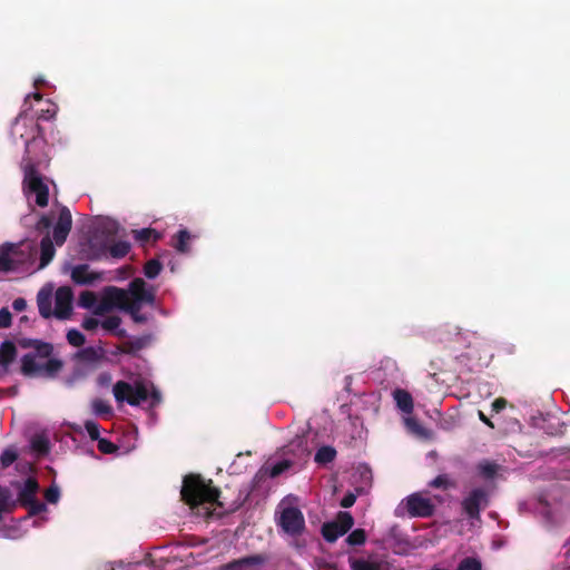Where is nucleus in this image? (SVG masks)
<instances>
[{
  "instance_id": "obj_1",
  "label": "nucleus",
  "mask_w": 570,
  "mask_h": 570,
  "mask_svg": "<svg viewBox=\"0 0 570 570\" xmlns=\"http://www.w3.org/2000/svg\"><path fill=\"white\" fill-rule=\"evenodd\" d=\"M254 484L243 487L238 490L237 497L228 501L225 497H220V491L213 485L212 480H205L199 474H189L184 478L183 488L180 491L181 499L189 504L191 508H196L203 504H209L222 509V511L215 513L207 508L206 517H222L223 514L233 513L240 509L244 503L249 499Z\"/></svg>"
},
{
  "instance_id": "obj_2",
  "label": "nucleus",
  "mask_w": 570,
  "mask_h": 570,
  "mask_svg": "<svg viewBox=\"0 0 570 570\" xmlns=\"http://www.w3.org/2000/svg\"><path fill=\"white\" fill-rule=\"evenodd\" d=\"M53 352L51 343L39 340L33 352L21 357V374L27 377L55 379L61 372L63 362L50 358Z\"/></svg>"
},
{
  "instance_id": "obj_3",
  "label": "nucleus",
  "mask_w": 570,
  "mask_h": 570,
  "mask_svg": "<svg viewBox=\"0 0 570 570\" xmlns=\"http://www.w3.org/2000/svg\"><path fill=\"white\" fill-rule=\"evenodd\" d=\"M37 249L32 242L4 243L0 246V272L24 273L35 263Z\"/></svg>"
},
{
  "instance_id": "obj_4",
  "label": "nucleus",
  "mask_w": 570,
  "mask_h": 570,
  "mask_svg": "<svg viewBox=\"0 0 570 570\" xmlns=\"http://www.w3.org/2000/svg\"><path fill=\"white\" fill-rule=\"evenodd\" d=\"M23 179H22V191L24 196H36V204L43 208L49 204V187L46 183V177L40 174L37 165L28 163L22 167Z\"/></svg>"
},
{
  "instance_id": "obj_5",
  "label": "nucleus",
  "mask_w": 570,
  "mask_h": 570,
  "mask_svg": "<svg viewBox=\"0 0 570 570\" xmlns=\"http://www.w3.org/2000/svg\"><path fill=\"white\" fill-rule=\"evenodd\" d=\"M145 304L141 301H136L130 297L126 289L108 286L104 292V302L95 311L96 314H101L104 311L109 309L115 306L129 315L135 314L141 311V306Z\"/></svg>"
},
{
  "instance_id": "obj_6",
  "label": "nucleus",
  "mask_w": 570,
  "mask_h": 570,
  "mask_svg": "<svg viewBox=\"0 0 570 570\" xmlns=\"http://www.w3.org/2000/svg\"><path fill=\"white\" fill-rule=\"evenodd\" d=\"M114 396L118 403H128L136 406L147 401L149 393L144 383L131 385L125 381H118L112 387Z\"/></svg>"
},
{
  "instance_id": "obj_7",
  "label": "nucleus",
  "mask_w": 570,
  "mask_h": 570,
  "mask_svg": "<svg viewBox=\"0 0 570 570\" xmlns=\"http://www.w3.org/2000/svg\"><path fill=\"white\" fill-rule=\"evenodd\" d=\"M277 524L292 537H298L305 531V518L296 507H286L282 510Z\"/></svg>"
},
{
  "instance_id": "obj_8",
  "label": "nucleus",
  "mask_w": 570,
  "mask_h": 570,
  "mask_svg": "<svg viewBox=\"0 0 570 570\" xmlns=\"http://www.w3.org/2000/svg\"><path fill=\"white\" fill-rule=\"evenodd\" d=\"M52 225V220L49 216L42 215L36 224V229L40 233L46 232L47 234L40 242V264L39 269L45 268L55 257L56 249L55 243L51 239L48 230Z\"/></svg>"
},
{
  "instance_id": "obj_9",
  "label": "nucleus",
  "mask_w": 570,
  "mask_h": 570,
  "mask_svg": "<svg viewBox=\"0 0 570 570\" xmlns=\"http://www.w3.org/2000/svg\"><path fill=\"white\" fill-rule=\"evenodd\" d=\"M488 502L487 491L482 488H475L463 499L462 509L470 519L478 520L480 519L481 509L485 508Z\"/></svg>"
},
{
  "instance_id": "obj_10",
  "label": "nucleus",
  "mask_w": 570,
  "mask_h": 570,
  "mask_svg": "<svg viewBox=\"0 0 570 570\" xmlns=\"http://www.w3.org/2000/svg\"><path fill=\"white\" fill-rule=\"evenodd\" d=\"M406 511L411 518H429L433 515L435 507L429 498L413 493L406 498Z\"/></svg>"
},
{
  "instance_id": "obj_11",
  "label": "nucleus",
  "mask_w": 570,
  "mask_h": 570,
  "mask_svg": "<svg viewBox=\"0 0 570 570\" xmlns=\"http://www.w3.org/2000/svg\"><path fill=\"white\" fill-rule=\"evenodd\" d=\"M71 227H72L71 213L68 207L62 206L59 212L58 220L53 226L52 237H51L52 242L57 246H62L71 230Z\"/></svg>"
},
{
  "instance_id": "obj_12",
  "label": "nucleus",
  "mask_w": 570,
  "mask_h": 570,
  "mask_svg": "<svg viewBox=\"0 0 570 570\" xmlns=\"http://www.w3.org/2000/svg\"><path fill=\"white\" fill-rule=\"evenodd\" d=\"M12 485L18 490V497L16 501H12V507L31 503L37 498L40 489L37 479L32 476L27 478L23 483L13 482Z\"/></svg>"
},
{
  "instance_id": "obj_13",
  "label": "nucleus",
  "mask_w": 570,
  "mask_h": 570,
  "mask_svg": "<svg viewBox=\"0 0 570 570\" xmlns=\"http://www.w3.org/2000/svg\"><path fill=\"white\" fill-rule=\"evenodd\" d=\"M127 293L136 301H141L150 306L155 305V288L153 286L148 287L147 283L140 277H136L129 283Z\"/></svg>"
},
{
  "instance_id": "obj_14",
  "label": "nucleus",
  "mask_w": 570,
  "mask_h": 570,
  "mask_svg": "<svg viewBox=\"0 0 570 570\" xmlns=\"http://www.w3.org/2000/svg\"><path fill=\"white\" fill-rule=\"evenodd\" d=\"M55 298V316L59 320L69 318L72 311V289L69 286H61L56 291Z\"/></svg>"
},
{
  "instance_id": "obj_15",
  "label": "nucleus",
  "mask_w": 570,
  "mask_h": 570,
  "mask_svg": "<svg viewBox=\"0 0 570 570\" xmlns=\"http://www.w3.org/2000/svg\"><path fill=\"white\" fill-rule=\"evenodd\" d=\"M154 336L151 334H144L141 336L131 337L124 341L117 346L120 354L137 356L138 353L151 345Z\"/></svg>"
},
{
  "instance_id": "obj_16",
  "label": "nucleus",
  "mask_w": 570,
  "mask_h": 570,
  "mask_svg": "<svg viewBox=\"0 0 570 570\" xmlns=\"http://www.w3.org/2000/svg\"><path fill=\"white\" fill-rule=\"evenodd\" d=\"M286 454H293L297 459H305L309 455L308 441L305 435H296L286 446Z\"/></svg>"
},
{
  "instance_id": "obj_17",
  "label": "nucleus",
  "mask_w": 570,
  "mask_h": 570,
  "mask_svg": "<svg viewBox=\"0 0 570 570\" xmlns=\"http://www.w3.org/2000/svg\"><path fill=\"white\" fill-rule=\"evenodd\" d=\"M17 357L16 345L10 341H4L0 345V366L1 373L7 374L9 372L10 364Z\"/></svg>"
},
{
  "instance_id": "obj_18",
  "label": "nucleus",
  "mask_w": 570,
  "mask_h": 570,
  "mask_svg": "<svg viewBox=\"0 0 570 570\" xmlns=\"http://www.w3.org/2000/svg\"><path fill=\"white\" fill-rule=\"evenodd\" d=\"M52 293L49 288H41L37 295V305L39 314L43 318H49L55 315V311L51 308Z\"/></svg>"
},
{
  "instance_id": "obj_19",
  "label": "nucleus",
  "mask_w": 570,
  "mask_h": 570,
  "mask_svg": "<svg viewBox=\"0 0 570 570\" xmlns=\"http://www.w3.org/2000/svg\"><path fill=\"white\" fill-rule=\"evenodd\" d=\"M98 276L89 273V266L87 264L77 265L72 268L71 279L79 285H88L94 283Z\"/></svg>"
},
{
  "instance_id": "obj_20",
  "label": "nucleus",
  "mask_w": 570,
  "mask_h": 570,
  "mask_svg": "<svg viewBox=\"0 0 570 570\" xmlns=\"http://www.w3.org/2000/svg\"><path fill=\"white\" fill-rule=\"evenodd\" d=\"M393 397L396 406L405 414H411L414 409L412 395L403 389H396L393 392Z\"/></svg>"
},
{
  "instance_id": "obj_21",
  "label": "nucleus",
  "mask_w": 570,
  "mask_h": 570,
  "mask_svg": "<svg viewBox=\"0 0 570 570\" xmlns=\"http://www.w3.org/2000/svg\"><path fill=\"white\" fill-rule=\"evenodd\" d=\"M405 426L407 430L413 433L414 435L424 439L430 440L432 439V431L429 429H425L415 417H406L405 419Z\"/></svg>"
},
{
  "instance_id": "obj_22",
  "label": "nucleus",
  "mask_w": 570,
  "mask_h": 570,
  "mask_svg": "<svg viewBox=\"0 0 570 570\" xmlns=\"http://www.w3.org/2000/svg\"><path fill=\"white\" fill-rule=\"evenodd\" d=\"M134 237L141 245L153 242L156 243L161 238V234L154 228H141L132 230Z\"/></svg>"
},
{
  "instance_id": "obj_23",
  "label": "nucleus",
  "mask_w": 570,
  "mask_h": 570,
  "mask_svg": "<svg viewBox=\"0 0 570 570\" xmlns=\"http://www.w3.org/2000/svg\"><path fill=\"white\" fill-rule=\"evenodd\" d=\"M189 232L187 229H180L174 235L171 246L179 253H187L189 250Z\"/></svg>"
},
{
  "instance_id": "obj_24",
  "label": "nucleus",
  "mask_w": 570,
  "mask_h": 570,
  "mask_svg": "<svg viewBox=\"0 0 570 570\" xmlns=\"http://www.w3.org/2000/svg\"><path fill=\"white\" fill-rule=\"evenodd\" d=\"M120 324H121V318L116 315L108 316L107 318H105L101 322V326L104 330H106L108 332H114L115 335H117L118 337H126L127 332H126V330L119 328Z\"/></svg>"
},
{
  "instance_id": "obj_25",
  "label": "nucleus",
  "mask_w": 570,
  "mask_h": 570,
  "mask_svg": "<svg viewBox=\"0 0 570 570\" xmlns=\"http://www.w3.org/2000/svg\"><path fill=\"white\" fill-rule=\"evenodd\" d=\"M335 458L336 450L331 445H323L316 451L314 460L316 463L325 465L333 462Z\"/></svg>"
},
{
  "instance_id": "obj_26",
  "label": "nucleus",
  "mask_w": 570,
  "mask_h": 570,
  "mask_svg": "<svg viewBox=\"0 0 570 570\" xmlns=\"http://www.w3.org/2000/svg\"><path fill=\"white\" fill-rule=\"evenodd\" d=\"M322 535L327 542H335L340 537L344 535L337 524L333 522H326L322 525Z\"/></svg>"
},
{
  "instance_id": "obj_27",
  "label": "nucleus",
  "mask_w": 570,
  "mask_h": 570,
  "mask_svg": "<svg viewBox=\"0 0 570 570\" xmlns=\"http://www.w3.org/2000/svg\"><path fill=\"white\" fill-rule=\"evenodd\" d=\"M267 561V557L264 554H253L239 559V563L244 570L258 567Z\"/></svg>"
},
{
  "instance_id": "obj_28",
  "label": "nucleus",
  "mask_w": 570,
  "mask_h": 570,
  "mask_svg": "<svg viewBox=\"0 0 570 570\" xmlns=\"http://www.w3.org/2000/svg\"><path fill=\"white\" fill-rule=\"evenodd\" d=\"M163 269V264L157 258L149 259L144 266V274L147 278H156Z\"/></svg>"
},
{
  "instance_id": "obj_29",
  "label": "nucleus",
  "mask_w": 570,
  "mask_h": 570,
  "mask_svg": "<svg viewBox=\"0 0 570 570\" xmlns=\"http://www.w3.org/2000/svg\"><path fill=\"white\" fill-rule=\"evenodd\" d=\"M334 522L337 524L343 534H345L352 529L354 519L350 512H338Z\"/></svg>"
},
{
  "instance_id": "obj_30",
  "label": "nucleus",
  "mask_w": 570,
  "mask_h": 570,
  "mask_svg": "<svg viewBox=\"0 0 570 570\" xmlns=\"http://www.w3.org/2000/svg\"><path fill=\"white\" fill-rule=\"evenodd\" d=\"M92 412L99 416H110L112 414V407L101 399H95L91 403Z\"/></svg>"
},
{
  "instance_id": "obj_31",
  "label": "nucleus",
  "mask_w": 570,
  "mask_h": 570,
  "mask_svg": "<svg viewBox=\"0 0 570 570\" xmlns=\"http://www.w3.org/2000/svg\"><path fill=\"white\" fill-rule=\"evenodd\" d=\"M130 250V244L125 240H119L109 247V253L114 258H122Z\"/></svg>"
},
{
  "instance_id": "obj_32",
  "label": "nucleus",
  "mask_w": 570,
  "mask_h": 570,
  "mask_svg": "<svg viewBox=\"0 0 570 570\" xmlns=\"http://www.w3.org/2000/svg\"><path fill=\"white\" fill-rule=\"evenodd\" d=\"M32 449L40 453V454H47L50 450L49 441L46 436L37 435L31 441Z\"/></svg>"
},
{
  "instance_id": "obj_33",
  "label": "nucleus",
  "mask_w": 570,
  "mask_h": 570,
  "mask_svg": "<svg viewBox=\"0 0 570 570\" xmlns=\"http://www.w3.org/2000/svg\"><path fill=\"white\" fill-rule=\"evenodd\" d=\"M366 541V532L363 529L353 530L346 538L350 546H362Z\"/></svg>"
},
{
  "instance_id": "obj_34",
  "label": "nucleus",
  "mask_w": 570,
  "mask_h": 570,
  "mask_svg": "<svg viewBox=\"0 0 570 570\" xmlns=\"http://www.w3.org/2000/svg\"><path fill=\"white\" fill-rule=\"evenodd\" d=\"M97 302V296L91 291H85L80 294L78 305L82 308H92Z\"/></svg>"
},
{
  "instance_id": "obj_35",
  "label": "nucleus",
  "mask_w": 570,
  "mask_h": 570,
  "mask_svg": "<svg viewBox=\"0 0 570 570\" xmlns=\"http://www.w3.org/2000/svg\"><path fill=\"white\" fill-rule=\"evenodd\" d=\"M456 570H482V563L476 558L466 557L460 561Z\"/></svg>"
},
{
  "instance_id": "obj_36",
  "label": "nucleus",
  "mask_w": 570,
  "mask_h": 570,
  "mask_svg": "<svg viewBox=\"0 0 570 570\" xmlns=\"http://www.w3.org/2000/svg\"><path fill=\"white\" fill-rule=\"evenodd\" d=\"M352 570H379V566L364 559H350Z\"/></svg>"
},
{
  "instance_id": "obj_37",
  "label": "nucleus",
  "mask_w": 570,
  "mask_h": 570,
  "mask_svg": "<svg viewBox=\"0 0 570 570\" xmlns=\"http://www.w3.org/2000/svg\"><path fill=\"white\" fill-rule=\"evenodd\" d=\"M67 341L70 345L75 347H80L85 344L86 338L80 331L71 328L67 333Z\"/></svg>"
},
{
  "instance_id": "obj_38",
  "label": "nucleus",
  "mask_w": 570,
  "mask_h": 570,
  "mask_svg": "<svg viewBox=\"0 0 570 570\" xmlns=\"http://www.w3.org/2000/svg\"><path fill=\"white\" fill-rule=\"evenodd\" d=\"M22 507L28 509L29 517H35L47 511V505L37 498L32 500L31 503H26Z\"/></svg>"
},
{
  "instance_id": "obj_39",
  "label": "nucleus",
  "mask_w": 570,
  "mask_h": 570,
  "mask_svg": "<svg viewBox=\"0 0 570 570\" xmlns=\"http://www.w3.org/2000/svg\"><path fill=\"white\" fill-rule=\"evenodd\" d=\"M18 459V453L12 449H6L0 455V463L3 469L9 468Z\"/></svg>"
},
{
  "instance_id": "obj_40",
  "label": "nucleus",
  "mask_w": 570,
  "mask_h": 570,
  "mask_svg": "<svg viewBox=\"0 0 570 570\" xmlns=\"http://www.w3.org/2000/svg\"><path fill=\"white\" fill-rule=\"evenodd\" d=\"M480 474L485 479H492L498 472L495 463L484 462L479 465Z\"/></svg>"
},
{
  "instance_id": "obj_41",
  "label": "nucleus",
  "mask_w": 570,
  "mask_h": 570,
  "mask_svg": "<svg viewBox=\"0 0 570 570\" xmlns=\"http://www.w3.org/2000/svg\"><path fill=\"white\" fill-rule=\"evenodd\" d=\"M97 442L98 450L104 454H112L118 451V446L105 438H100Z\"/></svg>"
},
{
  "instance_id": "obj_42",
  "label": "nucleus",
  "mask_w": 570,
  "mask_h": 570,
  "mask_svg": "<svg viewBox=\"0 0 570 570\" xmlns=\"http://www.w3.org/2000/svg\"><path fill=\"white\" fill-rule=\"evenodd\" d=\"M10 490L3 487H0V505L7 511H11L16 507H12V501Z\"/></svg>"
},
{
  "instance_id": "obj_43",
  "label": "nucleus",
  "mask_w": 570,
  "mask_h": 570,
  "mask_svg": "<svg viewBox=\"0 0 570 570\" xmlns=\"http://www.w3.org/2000/svg\"><path fill=\"white\" fill-rule=\"evenodd\" d=\"M85 429L91 440L98 441L100 439V426L95 421H86Z\"/></svg>"
},
{
  "instance_id": "obj_44",
  "label": "nucleus",
  "mask_w": 570,
  "mask_h": 570,
  "mask_svg": "<svg viewBox=\"0 0 570 570\" xmlns=\"http://www.w3.org/2000/svg\"><path fill=\"white\" fill-rule=\"evenodd\" d=\"M456 425H458L456 420L451 415L443 416L438 422V426L443 431H452L453 429L456 428Z\"/></svg>"
},
{
  "instance_id": "obj_45",
  "label": "nucleus",
  "mask_w": 570,
  "mask_h": 570,
  "mask_svg": "<svg viewBox=\"0 0 570 570\" xmlns=\"http://www.w3.org/2000/svg\"><path fill=\"white\" fill-rule=\"evenodd\" d=\"M45 499L49 503H57L60 499V490L57 485H51L45 491Z\"/></svg>"
},
{
  "instance_id": "obj_46",
  "label": "nucleus",
  "mask_w": 570,
  "mask_h": 570,
  "mask_svg": "<svg viewBox=\"0 0 570 570\" xmlns=\"http://www.w3.org/2000/svg\"><path fill=\"white\" fill-rule=\"evenodd\" d=\"M77 357L87 362H92L97 358V352L94 347H86L77 353Z\"/></svg>"
},
{
  "instance_id": "obj_47",
  "label": "nucleus",
  "mask_w": 570,
  "mask_h": 570,
  "mask_svg": "<svg viewBox=\"0 0 570 570\" xmlns=\"http://www.w3.org/2000/svg\"><path fill=\"white\" fill-rule=\"evenodd\" d=\"M291 466V463L288 460L281 461L276 464H274L271 469V476L275 478L282 474L284 471H286Z\"/></svg>"
},
{
  "instance_id": "obj_48",
  "label": "nucleus",
  "mask_w": 570,
  "mask_h": 570,
  "mask_svg": "<svg viewBox=\"0 0 570 570\" xmlns=\"http://www.w3.org/2000/svg\"><path fill=\"white\" fill-rule=\"evenodd\" d=\"M11 313L8 308L0 309V328H7L11 325Z\"/></svg>"
},
{
  "instance_id": "obj_49",
  "label": "nucleus",
  "mask_w": 570,
  "mask_h": 570,
  "mask_svg": "<svg viewBox=\"0 0 570 570\" xmlns=\"http://www.w3.org/2000/svg\"><path fill=\"white\" fill-rule=\"evenodd\" d=\"M449 484V479L446 475L444 474H441V475H438L435 479H433L431 482H430V485L432 488H446Z\"/></svg>"
},
{
  "instance_id": "obj_50",
  "label": "nucleus",
  "mask_w": 570,
  "mask_h": 570,
  "mask_svg": "<svg viewBox=\"0 0 570 570\" xmlns=\"http://www.w3.org/2000/svg\"><path fill=\"white\" fill-rule=\"evenodd\" d=\"M356 501V495L353 492H347L341 500L342 508H351Z\"/></svg>"
},
{
  "instance_id": "obj_51",
  "label": "nucleus",
  "mask_w": 570,
  "mask_h": 570,
  "mask_svg": "<svg viewBox=\"0 0 570 570\" xmlns=\"http://www.w3.org/2000/svg\"><path fill=\"white\" fill-rule=\"evenodd\" d=\"M99 326V321L95 317H87L82 322V327L86 331H94Z\"/></svg>"
},
{
  "instance_id": "obj_52",
  "label": "nucleus",
  "mask_w": 570,
  "mask_h": 570,
  "mask_svg": "<svg viewBox=\"0 0 570 570\" xmlns=\"http://www.w3.org/2000/svg\"><path fill=\"white\" fill-rule=\"evenodd\" d=\"M507 404H508V402L505 399L498 397L492 402V410H493V412L499 413L505 409Z\"/></svg>"
},
{
  "instance_id": "obj_53",
  "label": "nucleus",
  "mask_w": 570,
  "mask_h": 570,
  "mask_svg": "<svg viewBox=\"0 0 570 570\" xmlns=\"http://www.w3.org/2000/svg\"><path fill=\"white\" fill-rule=\"evenodd\" d=\"M38 342H39V340H35V338H22L19 341V345L23 348H33L35 350Z\"/></svg>"
},
{
  "instance_id": "obj_54",
  "label": "nucleus",
  "mask_w": 570,
  "mask_h": 570,
  "mask_svg": "<svg viewBox=\"0 0 570 570\" xmlns=\"http://www.w3.org/2000/svg\"><path fill=\"white\" fill-rule=\"evenodd\" d=\"M12 307H13V309H14V311H17V312H22V311H24V309H26V307H27V302H26V299H24V298H21V297L16 298V299L13 301V303H12Z\"/></svg>"
},
{
  "instance_id": "obj_55",
  "label": "nucleus",
  "mask_w": 570,
  "mask_h": 570,
  "mask_svg": "<svg viewBox=\"0 0 570 570\" xmlns=\"http://www.w3.org/2000/svg\"><path fill=\"white\" fill-rule=\"evenodd\" d=\"M131 320L137 324H145L148 322V316L146 314H142L140 312H137L135 314L130 315Z\"/></svg>"
},
{
  "instance_id": "obj_56",
  "label": "nucleus",
  "mask_w": 570,
  "mask_h": 570,
  "mask_svg": "<svg viewBox=\"0 0 570 570\" xmlns=\"http://www.w3.org/2000/svg\"><path fill=\"white\" fill-rule=\"evenodd\" d=\"M56 115V110L55 109H46V110H41L40 115H39V119H42V120H50L55 117Z\"/></svg>"
},
{
  "instance_id": "obj_57",
  "label": "nucleus",
  "mask_w": 570,
  "mask_h": 570,
  "mask_svg": "<svg viewBox=\"0 0 570 570\" xmlns=\"http://www.w3.org/2000/svg\"><path fill=\"white\" fill-rule=\"evenodd\" d=\"M224 569L225 570H244L239 563V559L228 562L227 564H225Z\"/></svg>"
},
{
  "instance_id": "obj_58",
  "label": "nucleus",
  "mask_w": 570,
  "mask_h": 570,
  "mask_svg": "<svg viewBox=\"0 0 570 570\" xmlns=\"http://www.w3.org/2000/svg\"><path fill=\"white\" fill-rule=\"evenodd\" d=\"M479 419L485 423L487 425L493 428V424L492 422L484 415V413L482 411H479Z\"/></svg>"
},
{
  "instance_id": "obj_59",
  "label": "nucleus",
  "mask_w": 570,
  "mask_h": 570,
  "mask_svg": "<svg viewBox=\"0 0 570 570\" xmlns=\"http://www.w3.org/2000/svg\"><path fill=\"white\" fill-rule=\"evenodd\" d=\"M151 399H153V403H154V404L159 403V402H160V400H161L160 393H159L158 391H156V390H155V391H153V393H151Z\"/></svg>"
},
{
  "instance_id": "obj_60",
  "label": "nucleus",
  "mask_w": 570,
  "mask_h": 570,
  "mask_svg": "<svg viewBox=\"0 0 570 570\" xmlns=\"http://www.w3.org/2000/svg\"><path fill=\"white\" fill-rule=\"evenodd\" d=\"M33 98H35L36 100H41V99H42V95H41V94H39V92H35V94H33Z\"/></svg>"
},
{
  "instance_id": "obj_61",
  "label": "nucleus",
  "mask_w": 570,
  "mask_h": 570,
  "mask_svg": "<svg viewBox=\"0 0 570 570\" xmlns=\"http://www.w3.org/2000/svg\"><path fill=\"white\" fill-rule=\"evenodd\" d=\"M33 130H36L37 134H39L41 131V127L38 124H35L33 125Z\"/></svg>"
},
{
  "instance_id": "obj_62",
  "label": "nucleus",
  "mask_w": 570,
  "mask_h": 570,
  "mask_svg": "<svg viewBox=\"0 0 570 570\" xmlns=\"http://www.w3.org/2000/svg\"><path fill=\"white\" fill-rule=\"evenodd\" d=\"M325 569L326 570H338L335 566H332V564H328Z\"/></svg>"
},
{
  "instance_id": "obj_63",
  "label": "nucleus",
  "mask_w": 570,
  "mask_h": 570,
  "mask_svg": "<svg viewBox=\"0 0 570 570\" xmlns=\"http://www.w3.org/2000/svg\"><path fill=\"white\" fill-rule=\"evenodd\" d=\"M345 381H346V387H347L351 384L352 377L351 376H346Z\"/></svg>"
},
{
  "instance_id": "obj_64",
  "label": "nucleus",
  "mask_w": 570,
  "mask_h": 570,
  "mask_svg": "<svg viewBox=\"0 0 570 570\" xmlns=\"http://www.w3.org/2000/svg\"><path fill=\"white\" fill-rule=\"evenodd\" d=\"M37 361H38V364H45V362H42L43 360L37 358Z\"/></svg>"
}]
</instances>
